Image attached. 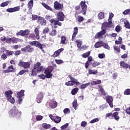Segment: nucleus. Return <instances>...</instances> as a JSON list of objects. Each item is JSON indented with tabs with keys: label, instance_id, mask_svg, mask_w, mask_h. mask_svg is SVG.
<instances>
[{
	"label": "nucleus",
	"instance_id": "5",
	"mask_svg": "<svg viewBox=\"0 0 130 130\" xmlns=\"http://www.w3.org/2000/svg\"><path fill=\"white\" fill-rule=\"evenodd\" d=\"M80 5L82 10L79 14H81V13H82L83 15H86V13L87 12V5H86V1H81Z\"/></svg>",
	"mask_w": 130,
	"mask_h": 130
},
{
	"label": "nucleus",
	"instance_id": "19",
	"mask_svg": "<svg viewBox=\"0 0 130 130\" xmlns=\"http://www.w3.org/2000/svg\"><path fill=\"white\" fill-rule=\"evenodd\" d=\"M15 72H16V71H15V69H14V66L11 65L8 68L7 70L3 71V73L8 74L9 73H13Z\"/></svg>",
	"mask_w": 130,
	"mask_h": 130
},
{
	"label": "nucleus",
	"instance_id": "3",
	"mask_svg": "<svg viewBox=\"0 0 130 130\" xmlns=\"http://www.w3.org/2000/svg\"><path fill=\"white\" fill-rule=\"evenodd\" d=\"M13 95V91L12 90H8L5 92V95L6 97L7 100L14 104L15 103V99L12 96Z\"/></svg>",
	"mask_w": 130,
	"mask_h": 130
},
{
	"label": "nucleus",
	"instance_id": "4",
	"mask_svg": "<svg viewBox=\"0 0 130 130\" xmlns=\"http://www.w3.org/2000/svg\"><path fill=\"white\" fill-rule=\"evenodd\" d=\"M54 69L53 66H49L46 69H45L44 74L46 75V78L47 79H50L53 76L52 71Z\"/></svg>",
	"mask_w": 130,
	"mask_h": 130
},
{
	"label": "nucleus",
	"instance_id": "22",
	"mask_svg": "<svg viewBox=\"0 0 130 130\" xmlns=\"http://www.w3.org/2000/svg\"><path fill=\"white\" fill-rule=\"evenodd\" d=\"M49 106L50 108H52V109H54V108H56L57 107V102L55 101H51L49 103Z\"/></svg>",
	"mask_w": 130,
	"mask_h": 130
},
{
	"label": "nucleus",
	"instance_id": "56",
	"mask_svg": "<svg viewBox=\"0 0 130 130\" xmlns=\"http://www.w3.org/2000/svg\"><path fill=\"white\" fill-rule=\"evenodd\" d=\"M69 126V123H67L66 124L63 125L60 127L61 129L64 130Z\"/></svg>",
	"mask_w": 130,
	"mask_h": 130
},
{
	"label": "nucleus",
	"instance_id": "11",
	"mask_svg": "<svg viewBox=\"0 0 130 130\" xmlns=\"http://www.w3.org/2000/svg\"><path fill=\"white\" fill-rule=\"evenodd\" d=\"M64 14L63 12L60 11L57 13L56 15V19L59 22H63L64 21Z\"/></svg>",
	"mask_w": 130,
	"mask_h": 130
},
{
	"label": "nucleus",
	"instance_id": "13",
	"mask_svg": "<svg viewBox=\"0 0 130 130\" xmlns=\"http://www.w3.org/2000/svg\"><path fill=\"white\" fill-rule=\"evenodd\" d=\"M106 100L111 108H113V98L110 95L106 96Z\"/></svg>",
	"mask_w": 130,
	"mask_h": 130
},
{
	"label": "nucleus",
	"instance_id": "15",
	"mask_svg": "<svg viewBox=\"0 0 130 130\" xmlns=\"http://www.w3.org/2000/svg\"><path fill=\"white\" fill-rule=\"evenodd\" d=\"M54 9L55 10H62L63 9V5L61 4L57 1L54 3Z\"/></svg>",
	"mask_w": 130,
	"mask_h": 130
},
{
	"label": "nucleus",
	"instance_id": "33",
	"mask_svg": "<svg viewBox=\"0 0 130 130\" xmlns=\"http://www.w3.org/2000/svg\"><path fill=\"white\" fill-rule=\"evenodd\" d=\"M25 73H29V70L26 69V70H22L21 71H20L17 75L16 76H21L22 75H24V74H25Z\"/></svg>",
	"mask_w": 130,
	"mask_h": 130
},
{
	"label": "nucleus",
	"instance_id": "41",
	"mask_svg": "<svg viewBox=\"0 0 130 130\" xmlns=\"http://www.w3.org/2000/svg\"><path fill=\"white\" fill-rule=\"evenodd\" d=\"M88 73L89 74V75H96V74H98V70L93 71L92 70L89 69Z\"/></svg>",
	"mask_w": 130,
	"mask_h": 130
},
{
	"label": "nucleus",
	"instance_id": "60",
	"mask_svg": "<svg viewBox=\"0 0 130 130\" xmlns=\"http://www.w3.org/2000/svg\"><path fill=\"white\" fill-rule=\"evenodd\" d=\"M8 5H9V2L8 1L2 3L1 4V7H7V6H8Z\"/></svg>",
	"mask_w": 130,
	"mask_h": 130
},
{
	"label": "nucleus",
	"instance_id": "20",
	"mask_svg": "<svg viewBox=\"0 0 130 130\" xmlns=\"http://www.w3.org/2000/svg\"><path fill=\"white\" fill-rule=\"evenodd\" d=\"M78 32L79 29L78 28V27H75L74 28L73 34L72 35V41H74V40L76 39V36H77Z\"/></svg>",
	"mask_w": 130,
	"mask_h": 130
},
{
	"label": "nucleus",
	"instance_id": "40",
	"mask_svg": "<svg viewBox=\"0 0 130 130\" xmlns=\"http://www.w3.org/2000/svg\"><path fill=\"white\" fill-rule=\"evenodd\" d=\"M78 91H79V88L78 87L73 88L71 91L72 95H76V94L78 93Z\"/></svg>",
	"mask_w": 130,
	"mask_h": 130
},
{
	"label": "nucleus",
	"instance_id": "55",
	"mask_svg": "<svg viewBox=\"0 0 130 130\" xmlns=\"http://www.w3.org/2000/svg\"><path fill=\"white\" fill-rule=\"evenodd\" d=\"M124 95H130V89H126L124 91Z\"/></svg>",
	"mask_w": 130,
	"mask_h": 130
},
{
	"label": "nucleus",
	"instance_id": "37",
	"mask_svg": "<svg viewBox=\"0 0 130 130\" xmlns=\"http://www.w3.org/2000/svg\"><path fill=\"white\" fill-rule=\"evenodd\" d=\"M101 84V80H98L97 81H92L91 82V85L92 86H94L95 85H100Z\"/></svg>",
	"mask_w": 130,
	"mask_h": 130
},
{
	"label": "nucleus",
	"instance_id": "6",
	"mask_svg": "<svg viewBox=\"0 0 130 130\" xmlns=\"http://www.w3.org/2000/svg\"><path fill=\"white\" fill-rule=\"evenodd\" d=\"M45 70V68H44L43 66L40 67L38 69H35L34 68L31 71V76L32 77H36V76H37V73L44 72Z\"/></svg>",
	"mask_w": 130,
	"mask_h": 130
},
{
	"label": "nucleus",
	"instance_id": "42",
	"mask_svg": "<svg viewBox=\"0 0 130 130\" xmlns=\"http://www.w3.org/2000/svg\"><path fill=\"white\" fill-rule=\"evenodd\" d=\"M76 43H77L78 49H79L81 48V46H82L83 42L79 40H76Z\"/></svg>",
	"mask_w": 130,
	"mask_h": 130
},
{
	"label": "nucleus",
	"instance_id": "35",
	"mask_svg": "<svg viewBox=\"0 0 130 130\" xmlns=\"http://www.w3.org/2000/svg\"><path fill=\"white\" fill-rule=\"evenodd\" d=\"M98 18L99 20H102L103 19H104V12H100L98 15Z\"/></svg>",
	"mask_w": 130,
	"mask_h": 130
},
{
	"label": "nucleus",
	"instance_id": "38",
	"mask_svg": "<svg viewBox=\"0 0 130 130\" xmlns=\"http://www.w3.org/2000/svg\"><path fill=\"white\" fill-rule=\"evenodd\" d=\"M90 54H91V51H89L86 53H83L82 55V57H83V58H87V57H89Z\"/></svg>",
	"mask_w": 130,
	"mask_h": 130
},
{
	"label": "nucleus",
	"instance_id": "25",
	"mask_svg": "<svg viewBox=\"0 0 130 130\" xmlns=\"http://www.w3.org/2000/svg\"><path fill=\"white\" fill-rule=\"evenodd\" d=\"M62 51H63V48H60L59 49H58V50L56 51L54 54L52 55V56L53 57H57V56H58L60 53V52H61Z\"/></svg>",
	"mask_w": 130,
	"mask_h": 130
},
{
	"label": "nucleus",
	"instance_id": "59",
	"mask_svg": "<svg viewBox=\"0 0 130 130\" xmlns=\"http://www.w3.org/2000/svg\"><path fill=\"white\" fill-rule=\"evenodd\" d=\"M98 121H99V118H94V119H93L92 120H91L90 121V123H95V122H97Z\"/></svg>",
	"mask_w": 130,
	"mask_h": 130
},
{
	"label": "nucleus",
	"instance_id": "53",
	"mask_svg": "<svg viewBox=\"0 0 130 130\" xmlns=\"http://www.w3.org/2000/svg\"><path fill=\"white\" fill-rule=\"evenodd\" d=\"M48 32H49V28L48 27H45L43 30V34H47Z\"/></svg>",
	"mask_w": 130,
	"mask_h": 130
},
{
	"label": "nucleus",
	"instance_id": "46",
	"mask_svg": "<svg viewBox=\"0 0 130 130\" xmlns=\"http://www.w3.org/2000/svg\"><path fill=\"white\" fill-rule=\"evenodd\" d=\"M100 62L94 61V62H91V65L93 68H96V67H98L100 66Z\"/></svg>",
	"mask_w": 130,
	"mask_h": 130
},
{
	"label": "nucleus",
	"instance_id": "44",
	"mask_svg": "<svg viewBox=\"0 0 130 130\" xmlns=\"http://www.w3.org/2000/svg\"><path fill=\"white\" fill-rule=\"evenodd\" d=\"M88 86H90V83L89 82L85 83V84H82L80 86V89H85V88H87V87H88Z\"/></svg>",
	"mask_w": 130,
	"mask_h": 130
},
{
	"label": "nucleus",
	"instance_id": "34",
	"mask_svg": "<svg viewBox=\"0 0 130 130\" xmlns=\"http://www.w3.org/2000/svg\"><path fill=\"white\" fill-rule=\"evenodd\" d=\"M42 5L43 6L45 9H46V10H48V11H52V8L50 7L48 5H47L45 3H42Z\"/></svg>",
	"mask_w": 130,
	"mask_h": 130
},
{
	"label": "nucleus",
	"instance_id": "61",
	"mask_svg": "<svg viewBox=\"0 0 130 130\" xmlns=\"http://www.w3.org/2000/svg\"><path fill=\"white\" fill-rule=\"evenodd\" d=\"M78 22L79 23H81L84 21V17L83 16H78Z\"/></svg>",
	"mask_w": 130,
	"mask_h": 130
},
{
	"label": "nucleus",
	"instance_id": "1",
	"mask_svg": "<svg viewBox=\"0 0 130 130\" xmlns=\"http://www.w3.org/2000/svg\"><path fill=\"white\" fill-rule=\"evenodd\" d=\"M68 77L71 80L65 83L66 86H70L75 85V87H77L78 85H80V82L78 81V80L75 79L72 75H68Z\"/></svg>",
	"mask_w": 130,
	"mask_h": 130
},
{
	"label": "nucleus",
	"instance_id": "43",
	"mask_svg": "<svg viewBox=\"0 0 130 130\" xmlns=\"http://www.w3.org/2000/svg\"><path fill=\"white\" fill-rule=\"evenodd\" d=\"M72 105L73 107L75 109H76L77 107L78 106V101L77 100H75L72 103Z\"/></svg>",
	"mask_w": 130,
	"mask_h": 130
},
{
	"label": "nucleus",
	"instance_id": "17",
	"mask_svg": "<svg viewBox=\"0 0 130 130\" xmlns=\"http://www.w3.org/2000/svg\"><path fill=\"white\" fill-rule=\"evenodd\" d=\"M37 22L39 23L41 26L46 25V20L42 17H39Z\"/></svg>",
	"mask_w": 130,
	"mask_h": 130
},
{
	"label": "nucleus",
	"instance_id": "31",
	"mask_svg": "<svg viewBox=\"0 0 130 130\" xmlns=\"http://www.w3.org/2000/svg\"><path fill=\"white\" fill-rule=\"evenodd\" d=\"M67 43V37L64 36H61L60 44H66Z\"/></svg>",
	"mask_w": 130,
	"mask_h": 130
},
{
	"label": "nucleus",
	"instance_id": "10",
	"mask_svg": "<svg viewBox=\"0 0 130 130\" xmlns=\"http://www.w3.org/2000/svg\"><path fill=\"white\" fill-rule=\"evenodd\" d=\"M112 27H113L112 21H108V22H105L103 23L102 29H103V30H105V29H107V28H112Z\"/></svg>",
	"mask_w": 130,
	"mask_h": 130
},
{
	"label": "nucleus",
	"instance_id": "47",
	"mask_svg": "<svg viewBox=\"0 0 130 130\" xmlns=\"http://www.w3.org/2000/svg\"><path fill=\"white\" fill-rule=\"evenodd\" d=\"M124 27L126 28V29H130V24L129 22L128 21H126L124 22Z\"/></svg>",
	"mask_w": 130,
	"mask_h": 130
},
{
	"label": "nucleus",
	"instance_id": "30",
	"mask_svg": "<svg viewBox=\"0 0 130 130\" xmlns=\"http://www.w3.org/2000/svg\"><path fill=\"white\" fill-rule=\"evenodd\" d=\"M34 5V2L33 1V0H30L28 2V3L27 4V7L29 10H32Z\"/></svg>",
	"mask_w": 130,
	"mask_h": 130
},
{
	"label": "nucleus",
	"instance_id": "57",
	"mask_svg": "<svg viewBox=\"0 0 130 130\" xmlns=\"http://www.w3.org/2000/svg\"><path fill=\"white\" fill-rule=\"evenodd\" d=\"M63 113L65 114H69L71 112V111L70 110V109L69 108H66L63 110Z\"/></svg>",
	"mask_w": 130,
	"mask_h": 130
},
{
	"label": "nucleus",
	"instance_id": "29",
	"mask_svg": "<svg viewBox=\"0 0 130 130\" xmlns=\"http://www.w3.org/2000/svg\"><path fill=\"white\" fill-rule=\"evenodd\" d=\"M25 90H21L20 91L17 93V98H22L23 96H24Z\"/></svg>",
	"mask_w": 130,
	"mask_h": 130
},
{
	"label": "nucleus",
	"instance_id": "39",
	"mask_svg": "<svg viewBox=\"0 0 130 130\" xmlns=\"http://www.w3.org/2000/svg\"><path fill=\"white\" fill-rule=\"evenodd\" d=\"M56 33H57L56 29H52V31L49 33V35L50 36L53 37L54 36H56Z\"/></svg>",
	"mask_w": 130,
	"mask_h": 130
},
{
	"label": "nucleus",
	"instance_id": "23",
	"mask_svg": "<svg viewBox=\"0 0 130 130\" xmlns=\"http://www.w3.org/2000/svg\"><path fill=\"white\" fill-rule=\"evenodd\" d=\"M5 51L6 53V54L7 55V56H12L14 54V51L7 50V48H4L3 49V53L4 52H5Z\"/></svg>",
	"mask_w": 130,
	"mask_h": 130
},
{
	"label": "nucleus",
	"instance_id": "27",
	"mask_svg": "<svg viewBox=\"0 0 130 130\" xmlns=\"http://www.w3.org/2000/svg\"><path fill=\"white\" fill-rule=\"evenodd\" d=\"M99 91L101 92V94L102 96H106V92H105V90H104V88L102 87V86L99 85Z\"/></svg>",
	"mask_w": 130,
	"mask_h": 130
},
{
	"label": "nucleus",
	"instance_id": "14",
	"mask_svg": "<svg viewBox=\"0 0 130 130\" xmlns=\"http://www.w3.org/2000/svg\"><path fill=\"white\" fill-rule=\"evenodd\" d=\"M106 34V30L102 29L100 32L96 33L94 36V39H99V38H102V36Z\"/></svg>",
	"mask_w": 130,
	"mask_h": 130
},
{
	"label": "nucleus",
	"instance_id": "7",
	"mask_svg": "<svg viewBox=\"0 0 130 130\" xmlns=\"http://www.w3.org/2000/svg\"><path fill=\"white\" fill-rule=\"evenodd\" d=\"M30 30L29 29H25L24 30H20L18 32L16 33V36H22L26 37L29 35Z\"/></svg>",
	"mask_w": 130,
	"mask_h": 130
},
{
	"label": "nucleus",
	"instance_id": "63",
	"mask_svg": "<svg viewBox=\"0 0 130 130\" xmlns=\"http://www.w3.org/2000/svg\"><path fill=\"white\" fill-rule=\"evenodd\" d=\"M86 49H87V46L86 45H83L79 49V50H86Z\"/></svg>",
	"mask_w": 130,
	"mask_h": 130
},
{
	"label": "nucleus",
	"instance_id": "62",
	"mask_svg": "<svg viewBox=\"0 0 130 130\" xmlns=\"http://www.w3.org/2000/svg\"><path fill=\"white\" fill-rule=\"evenodd\" d=\"M86 125H87V122L85 121H83L82 122H81V126H82V127H85Z\"/></svg>",
	"mask_w": 130,
	"mask_h": 130
},
{
	"label": "nucleus",
	"instance_id": "50",
	"mask_svg": "<svg viewBox=\"0 0 130 130\" xmlns=\"http://www.w3.org/2000/svg\"><path fill=\"white\" fill-rule=\"evenodd\" d=\"M38 77L40 79H41V80H45V78H46V74H45V75L43 74H40L38 75Z\"/></svg>",
	"mask_w": 130,
	"mask_h": 130
},
{
	"label": "nucleus",
	"instance_id": "24",
	"mask_svg": "<svg viewBox=\"0 0 130 130\" xmlns=\"http://www.w3.org/2000/svg\"><path fill=\"white\" fill-rule=\"evenodd\" d=\"M50 23H51V24H54V25H58V26H61V25H62V23L58 21L57 19L55 20V19H52L50 20Z\"/></svg>",
	"mask_w": 130,
	"mask_h": 130
},
{
	"label": "nucleus",
	"instance_id": "12",
	"mask_svg": "<svg viewBox=\"0 0 130 130\" xmlns=\"http://www.w3.org/2000/svg\"><path fill=\"white\" fill-rule=\"evenodd\" d=\"M49 116L55 123H59L61 121V118L58 116H54L52 114H50Z\"/></svg>",
	"mask_w": 130,
	"mask_h": 130
},
{
	"label": "nucleus",
	"instance_id": "54",
	"mask_svg": "<svg viewBox=\"0 0 130 130\" xmlns=\"http://www.w3.org/2000/svg\"><path fill=\"white\" fill-rule=\"evenodd\" d=\"M55 61L57 64H61V63H63L62 60L60 59H55Z\"/></svg>",
	"mask_w": 130,
	"mask_h": 130
},
{
	"label": "nucleus",
	"instance_id": "8",
	"mask_svg": "<svg viewBox=\"0 0 130 130\" xmlns=\"http://www.w3.org/2000/svg\"><path fill=\"white\" fill-rule=\"evenodd\" d=\"M29 44L30 45L36 46V47H38V48H40L41 50H42V51H44V50H43V48L42 47L43 45L39 43V42L38 41H34L32 42H30Z\"/></svg>",
	"mask_w": 130,
	"mask_h": 130
},
{
	"label": "nucleus",
	"instance_id": "18",
	"mask_svg": "<svg viewBox=\"0 0 130 130\" xmlns=\"http://www.w3.org/2000/svg\"><path fill=\"white\" fill-rule=\"evenodd\" d=\"M21 51H23V52H32V51H33V50H34V49L32 47H31V46L28 45L26 46L24 48H22L21 49Z\"/></svg>",
	"mask_w": 130,
	"mask_h": 130
},
{
	"label": "nucleus",
	"instance_id": "51",
	"mask_svg": "<svg viewBox=\"0 0 130 130\" xmlns=\"http://www.w3.org/2000/svg\"><path fill=\"white\" fill-rule=\"evenodd\" d=\"M43 118V116L41 115H37L36 116V120H37V121H39L40 120H42Z\"/></svg>",
	"mask_w": 130,
	"mask_h": 130
},
{
	"label": "nucleus",
	"instance_id": "64",
	"mask_svg": "<svg viewBox=\"0 0 130 130\" xmlns=\"http://www.w3.org/2000/svg\"><path fill=\"white\" fill-rule=\"evenodd\" d=\"M20 54H21V51L20 50H17L14 53L15 56H18V55H20Z\"/></svg>",
	"mask_w": 130,
	"mask_h": 130
},
{
	"label": "nucleus",
	"instance_id": "28",
	"mask_svg": "<svg viewBox=\"0 0 130 130\" xmlns=\"http://www.w3.org/2000/svg\"><path fill=\"white\" fill-rule=\"evenodd\" d=\"M120 66L121 68L123 69H128V64L125 63V62L123 61H121L120 62Z\"/></svg>",
	"mask_w": 130,
	"mask_h": 130
},
{
	"label": "nucleus",
	"instance_id": "32",
	"mask_svg": "<svg viewBox=\"0 0 130 130\" xmlns=\"http://www.w3.org/2000/svg\"><path fill=\"white\" fill-rule=\"evenodd\" d=\"M42 127L43 128H45V129H49V128H50L51 127V125L50 124H47L46 123H44L42 124Z\"/></svg>",
	"mask_w": 130,
	"mask_h": 130
},
{
	"label": "nucleus",
	"instance_id": "26",
	"mask_svg": "<svg viewBox=\"0 0 130 130\" xmlns=\"http://www.w3.org/2000/svg\"><path fill=\"white\" fill-rule=\"evenodd\" d=\"M113 117H114L115 120L118 121V120H119V118H120L119 116H118V112H114L112 115V118H110L111 119H113Z\"/></svg>",
	"mask_w": 130,
	"mask_h": 130
},
{
	"label": "nucleus",
	"instance_id": "45",
	"mask_svg": "<svg viewBox=\"0 0 130 130\" xmlns=\"http://www.w3.org/2000/svg\"><path fill=\"white\" fill-rule=\"evenodd\" d=\"M41 66V63L39 62H38L36 64H35L34 66V69H35L36 70H38L39 68H40V66Z\"/></svg>",
	"mask_w": 130,
	"mask_h": 130
},
{
	"label": "nucleus",
	"instance_id": "58",
	"mask_svg": "<svg viewBox=\"0 0 130 130\" xmlns=\"http://www.w3.org/2000/svg\"><path fill=\"white\" fill-rule=\"evenodd\" d=\"M114 15H113V13H110L109 16V19H108V21H110V22H112V18H113V16Z\"/></svg>",
	"mask_w": 130,
	"mask_h": 130
},
{
	"label": "nucleus",
	"instance_id": "9",
	"mask_svg": "<svg viewBox=\"0 0 130 130\" xmlns=\"http://www.w3.org/2000/svg\"><path fill=\"white\" fill-rule=\"evenodd\" d=\"M18 66L23 68V69H29V68H30V62H24L20 60L18 63Z\"/></svg>",
	"mask_w": 130,
	"mask_h": 130
},
{
	"label": "nucleus",
	"instance_id": "2",
	"mask_svg": "<svg viewBox=\"0 0 130 130\" xmlns=\"http://www.w3.org/2000/svg\"><path fill=\"white\" fill-rule=\"evenodd\" d=\"M9 114L11 115L12 117H18V116L21 115V111L17 109L16 106H14L9 111Z\"/></svg>",
	"mask_w": 130,
	"mask_h": 130
},
{
	"label": "nucleus",
	"instance_id": "16",
	"mask_svg": "<svg viewBox=\"0 0 130 130\" xmlns=\"http://www.w3.org/2000/svg\"><path fill=\"white\" fill-rule=\"evenodd\" d=\"M44 97V95L42 92L39 93L36 97V102L37 103H41L42 102V100H43Z\"/></svg>",
	"mask_w": 130,
	"mask_h": 130
},
{
	"label": "nucleus",
	"instance_id": "21",
	"mask_svg": "<svg viewBox=\"0 0 130 130\" xmlns=\"http://www.w3.org/2000/svg\"><path fill=\"white\" fill-rule=\"evenodd\" d=\"M18 11H20V7L19 6L7 9V12L8 13H14V12H18Z\"/></svg>",
	"mask_w": 130,
	"mask_h": 130
},
{
	"label": "nucleus",
	"instance_id": "52",
	"mask_svg": "<svg viewBox=\"0 0 130 130\" xmlns=\"http://www.w3.org/2000/svg\"><path fill=\"white\" fill-rule=\"evenodd\" d=\"M1 58H2V59H3L4 60H6V59H7L8 58V56L7 55V54L3 53L1 55Z\"/></svg>",
	"mask_w": 130,
	"mask_h": 130
},
{
	"label": "nucleus",
	"instance_id": "49",
	"mask_svg": "<svg viewBox=\"0 0 130 130\" xmlns=\"http://www.w3.org/2000/svg\"><path fill=\"white\" fill-rule=\"evenodd\" d=\"M11 39H12L11 42H12V43H13V44L18 43V40L19 39L15 38V37H13Z\"/></svg>",
	"mask_w": 130,
	"mask_h": 130
},
{
	"label": "nucleus",
	"instance_id": "36",
	"mask_svg": "<svg viewBox=\"0 0 130 130\" xmlns=\"http://www.w3.org/2000/svg\"><path fill=\"white\" fill-rule=\"evenodd\" d=\"M102 46V42L99 41L94 44L95 48H99Z\"/></svg>",
	"mask_w": 130,
	"mask_h": 130
},
{
	"label": "nucleus",
	"instance_id": "48",
	"mask_svg": "<svg viewBox=\"0 0 130 130\" xmlns=\"http://www.w3.org/2000/svg\"><path fill=\"white\" fill-rule=\"evenodd\" d=\"M113 48L115 51H116L118 53H119L120 52V48H119L118 46H115L113 47Z\"/></svg>",
	"mask_w": 130,
	"mask_h": 130
}]
</instances>
